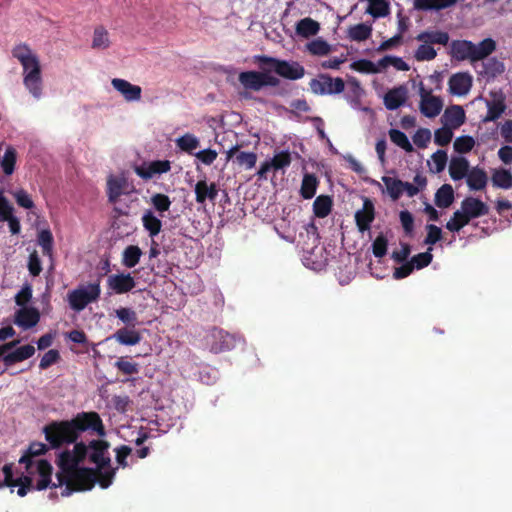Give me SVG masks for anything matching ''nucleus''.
<instances>
[{
  "label": "nucleus",
  "instance_id": "ddd939ff",
  "mask_svg": "<svg viewBox=\"0 0 512 512\" xmlns=\"http://www.w3.org/2000/svg\"><path fill=\"white\" fill-rule=\"evenodd\" d=\"M106 192L108 201L112 204L117 203L123 194H129L127 178L124 176L118 177L110 175L107 178Z\"/></svg>",
  "mask_w": 512,
  "mask_h": 512
},
{
  "label": "nucleus",
  "instance_id": "69168bd1",
  "mask_svg": "<svg viewBox=\"0 0 512 512\" xmlns=\"http://www.w3.org/2000/svg\"><path fill=\"white\" fill-rule=\"evenodd\" d=\"M431 140V132L427 128H419L413 135V142L418 148H426Z\"/></svg>",
  "mask_w": 512,
  "mask_h": 512
},
{
  "label": "nucleus",
  "instance_id": "e2e57ef3",
  "mask_svg": "<svg viewBox=\"0 0 512 512\" xmlns=\"http://www.w3.org/2000/svg\"><path fill=\"white\" fill-rule=\"evenodd\" d=\"M388 240L383 234H379L372 243V251L376 258H382L387 253Z\"/></svg>",
  "mask_w": 512,
  "mask_h": 512
},
{
  "label": "nucleus",
  "instance_id": "3c124183",
  "mask_svg": "<svg viewBox=\"0 0 512 512\" xmlns=\"http://www.w3.org/2000/svg\"><path fill=\"white\" fill-rule=\"evenodd\" d=\"M382 181L385 184L387 192L392 200H398L402 195L403 181L389 176H383Z\"/></svg>",
  "mask_w": 512,
  "mask_h": 512
},
{
  "label": "nucleus",
  "instance_id": "37998d69",
  "mask_svg": "<svg viewBox=\"0 0 512 512\" xmlns=\"http://www.w3.org/2000/svg\"><path fill=\"white\" fill-rule=\"evenodd\" d=\"M483 69L480 71L481 75L487 77H496L504 72L505 66L503 62L496 58H489L482 63Z\"/></svg>",
  "mask_w": 512,
  "mask_h": 512
},
{
  "label": "nucleus",
  "instance_id": "4c0bfd02",
  "mask_svg": "<svg viewBox=\"0 0 512 512\" xmlns=\"http://www.w3.org/2000/svg\"><path fill=\"white\" fill-rule=\"evenodd\" d=\"M142 250L137 245L127 246L122 253V265L126 268H134L140 261Z\"/></svg>",
  "mask_w": 512,
  "mask_h": 512
},
{
  "label": "nucleus",
  "instance_id": "8fccbe9b",
  "mask_svg": "<svg viewBox=\"0 0 512 512\" xmlns=\"http://www.w3.org/2000/svg\"><path fill=\"white\" fill-rule=\"evenodd\" d=\"M389 137H390V140L395 145L402 148L405 152H408V153L413 152L414 148L404 132H402L398 129H390Z\"/></svg>",
  "mask_w": 512,
  "mask_h": 512
},
{
  "label": "nucleus",
  "instance_id": "5701e85b",
  "mask_svg": "<svg viewBox=\"0 0 512 512\" xmlns=\"http://www.w3.org/2000/svg\"><path fill=\"white\" fill-rule=\"evenodd\" d=\"M442 120L444 125L457 129L465 123V111L459 105H452L445 110Z\"/></svg>",
  "mask_w": 512,
  "mask_h": 512
},
{
  "label": "nucleus",
  "instance_id": "4d7b16f0",
  "mask_svg": "<svg viewBox=\"0 0 512 512\" xmlns=\"http://www.w3.org/2000/svg\"><path fill=\"white\" fill-rule=\"evenodd\" d=\"M453 128L444 125L434 133V142L439 146L448 145L453 138Z\"/></svg>",
  "mask_w": 512,
  "mask_h": 512
},
{
  "label": "nucleus",
  "instance_id": "c85d7f7f",
  "mask_svg": "<svg viewBox=\"0 0 512 512\" xmlns=\"http://www.w3.org/2000/svg\"><path fill=\"white\" fill-rule=\"evenodd\" d=\"M470 170L469 161L465 157H452L449 164V175L454 181L467 177Z\"/></svg>",
  "mask_w": 512,
  "mask_h": 512
},
{
  "label": "nucleus",
  "instance_id": "6ab92c4d",
  "mask_svg": "<svg viewBox=\"0 0 512 512\" xmlns=\"http://www.w3.org/2000/svg\"><path fill=\"white\" fill-rule=\"evenodd\" d=\"M471 87L472 77L468 73H456L449 79V90L453 95H465Z\"/></svg>",
  "mask_w": 512,
  "mask_h": 512
},
{
  "label": "nucleus",
  "instance_id": "2f4dec72",
  "mask_svg": "<svg viewBox=\"0 0 512 512\" xmlns=\"http://www.w3.org/2000/svg\"><path fill=\"white\" fill-rule=\"evenodd\" d=\"M458 0H413V6L419 11L443 10L457 3Z\"/></svg>",
  "mask_w": 512,
  "mask_h": 512
},
{
  "label": "nucleus",
  "instance_id": "a18cd8bd",
  "mask_svg": "<svg viewBox=\"0 0 512 512\" xmlns=\"http://www.w3.org/2000/svg\"><path fill=\"white\" fill-rule=\"evenodd\" d=\"M493 186L501 189L512 188V173L506 169L495 170L492 175Z\"/></svg>",
  "mask_w": 512,
  "mask_h": 512
},
{
  "label": "nucleus",
  "instance_id": "dca6fc26",
  "mask_svg": "<svg viewBox=\"0 0 512 512\" xmlns=\"http://www.w3.org/2000/svg\"><path fill=\"white\" fill-rule=\"evenodd\" d=\"M111 84L126 101L132 102L141 99L142 89L140 86L131 84L129 81L121 78L112 79Z\"/></svg>",
  "mask_w": 512,
  "mask_h": 512
},
{
  "label": "nucleus",
  "instance_id": "b1692460",
  "mask_svg": "<svg viewBox=\"0 0 512 512\" xmlns=\"http://www.w3.org/2000/svg\"><path fill=\"white\" fill-rule=\"evenodd\" d=\"M112 338L121 345L133 346L140 343L142 336L135 327H123L118 329Z\"/></svg>",
  "mask_w": 512,
  "mask_h": 512
},
{
  "label": "nucleus",
  "instance_id": "f704fd0d",
  "mask_svg": "<svg viewBox=\"0 0 512 512\" xmlns=\"http://www.w3.org/2000/svg\"><path fill=\"white\" fill-rule=\"evenodd\" d=\"M142 225L152 239L157 236L162 229L161 220L156 217L151 210H146L144 212L142 216Z\"/></svg>",
  "mask_w": 512,
  "mask_h": 512
},
{
  "label": "nucleus",
  "instance_id": "72a5a7b5",
  "mask_svg": "<svg viewBox=\"0 0 512 512\" xmlns=\"http://www.w3.org/2000/svg\"><path fill=\"white\" fill-rule=\"evenodd\" d=\"M320 30V24L310 17L299 20L296 24V34L309 38L315 36Z\"/></svg>",
  "mask_w": 512,
  "mask_h": 512
},
{
  "label": "nucleus",
  "instance_id": "20e7f679",
  "mask_svg": "<svg viewBox=\"0 0 512 512\" xmlns=\"http://www.w3.org/2000/svg\"><path fill=\"white\" fill-rule=\"evenodd\" d=\"M415 39L422 43L414 53L415 59L417 61H431L437 56V51L433 45H448L450 36L446 31L426 30L419 33Z\"/></svg>",
  "mask_w": 512,
  "mask_h": 512
},
{
  "label": "nucleus",
  "instance_id": "412c9836",
  "mask_svg": "<svg viewBox=\"0 0 512 512\" xmlns=\"http://www.w3.org/2000/svg\"><path fill=\"white\" fill-rule=\"evenodd\" d=\"M195 200L198 204H204L207 199L214 201L218 196L216 183H207L206 180H199L194 188Z\"/></svg>",
  "mask_w": 512,
  "mask_h": 512
},
{
  "label": "nucleus",
  "instance_id": "774afa93",
  "mask_svg": "<svg viewBox=\"0 0 512 512\" xmlns=\"http://www.w3.org/2000/svg\"><path fill=\"white\" fill-rule=\"evenodd\" d=\"M60 359V353L56 349H51L47 351L41 358L39 363V368L41 370H46Z\"/></svg>",
  "mask_w": 512,
  "mask_h": 512
},
{
  "label": "nucleus",
  "instance_id": "f257e3e1",
  "mask_svg": "<svg viewBox=\"0 0 512 512\" xmlns=\"http://www.w3.org/2000/svg\"><path fill=\"white\" fill-rule=\"evenodd\" d=\"M87 458V449L82 443H77L73 449H65L57 457L60 472L56 474L58 483L52 488L65 486L61 495L70 496L73 492L91 490L95 483L106 489L113 481L115 469L100 471L99 469L79 467Z\"/></svg>",
  "mask_w": 512,
  "mask_h": 512
},
{
  "label": "nucleus",
  "instance_id": "79ce46f5",
  "mask_svg": "<svg viewBox=\"0 0 512 512\" xmlns=\"http://www.w3.org/2000/svg\"><path fill=\"white\" fill-rule=\"evenodd\" d=\"M366 10L374 18L386 17L390 13V6L387 0H370Z\"/></svg>",
  "mask_w": 512,
  "mask_h": 512
},
{
  "label": "nucleus",
  "instance_id": "473e14b6",
  "mask_svg": "<svg viewBox=\"0 0 512 512\" xmlns=\"http://www.w3.org/2000/svg\"><path fill=\"white\" fill-rule=\"evenodd\" d=\"M17 157V150L13 146L8 145L6 147L4 155L0 160V167L6 176H10L14 173L16 168Z\"/></svg>",
  "mask_w": 512,
  "mask_h": 512
},
{
  "label": "nucleus",
  "instance_id": "338daca9",
  "mask_svg": "<svg viewBox=\"0 0 512 512\" xmlns=\"http://www.w3.org/2000/svg\"><path fill=\"white\" fill-rule=\"evenodd\" d=\"M427 235L425 237L424 243L426 245H434L442 238V230L438 226L434 224L426 225Z\"/></svg>",
  "mask_w": 512,
  "mask_h": 512
},
{
  "label": "nucleus",
  "instance_id": "bf43d9fd",
  "mask_svg": "<svg viewBox=\"0 0 512 512\" xmlns=\"http://www.w3.org/2000/svg\"><path fill=\"white\" fill-rule=\"evenodd\" d=\"M351 69L360 72V73H366V74H373L378 73L379 69L376 67V65L367 59H360L357 61H354L351 64Z\"/></svg>",
  "mask_w": 512,
  "mask_h": 512
},
{
  "label": "nucleus",
  "instance_id": "603ef678",
  "mask_svg": "<svg viewBox=\"0 0 512 512\" xmlns=\"http://www.w3.org/2000/svg\"><path fill=\"white\" fill-rule=\"evenodd\" d=\"M115 316L123 322L126 327H135L138 324L137 313L128 307H121L115 310Z\"/></svg>",
  "mask_w": 512,
  "mask_h": 512
},
{
  "label": "nucleus",
  "instance_id": "ea45409f",
  "mask_svg": "<svg viewBox=\"0 0 512 512\" xmlns=\"http://www.w3.org/2000/svg\"><path fill=\"white\" fill-rule=\"evenodd\" d=\"M496 49V42L491 38L482 40L478 45L474 44L473 61L487 58Z\"/></svg>",
  "mask_w": 512,
  "mask_h": 512
},
{
  "label": "nucleus",
  "instance_id": "864d4df0",
  "mask_svg": "<svg viewBox=\"0 0 512 512\" xmlns=\"http://www.w3.org/2000/svg\"><path fill=\"white\" fill-rule=\"evenodd\" d=\"M151 204L160 216L169 211L171 206V200L168 195L162 193H156L151 197Z\"/></svg>",
  "mask_w": 512,
  "mask_h": 512
},
{
  "label": "nucleus",
  "instance_id": "6e6552de",
  "mask_svg": "<svg viewBox=\"0 0 512 512\" xmlns=\"http://www.w3.org/2000/svg\"><path fill=\"white\" fill-rule=\"evenodd\" d=\"M238 80L245 89L253 91H259L266 86L276 87L280 84V80L269 72H241Z\"/></svg>",
  "mask_w": 512,
  "mask_h": 512
},
{
  "label": "nucleus",
  "instance_id": "c9c22d12",
  "mask_svg": "<svg viewBox=\"0 0 512 512\" xmlns=\"http://www.w3.org/2000/svg\"><path fill=\"white\" fill-rule=\"evenodd\" d=\"M333 200L328 195H319L313 203L314 215L318 218L327 217L332 210Z\"/></svg>",
  "mask_w": 512,
  "mask_h": 512
},
{
  "label": "nucleus",
  "instance_id": "4be33fe9",
  "mask_svg": "<svg viewBox=\"0 0 512 512\" xmlns=\"http://www.w3.org/2000/svg\"><path fill=\"white\" fill-rule=\"evenodd\" d=\"M452 58L463 61L469 59L473 61L474 43L469 40H453L450 44Z\"/></svg>",
  "mask_w": 512,
  "mask_h": 512
},
{
  "label": "nucleus",
  "instance_id": "cd10ccee",
  "mask_svg": "<svg viewBox=\"0 0 512 512\" xmlns=\"http://www.w3.org/2000/svg\"><path fill=\"white\" fill-rule=\"evenodd\" d=\"M487 182H488V176H487V173L484 171V169L476 166L469 170L467 177H466V183L470 190H474V191L483 190V189H485Z\"/></svg>",
  "mask_w": 512,
  "mask_h": 512
},
{
  "label": "nucleus",
  "instance_id": "052dcab7",
  "mask_svg": "<svg viewBox=\"0 0 512 512\" xmlns=\"http://www.w3.org/2000/svg\"><path fill=\"white\" fill-rule=\"evenodd\" d=\"M114 366L125 375H134L139 373L138 364L128 361L124 357H120L115 362Z\"/></svg>",
  "mask_w": 512,
  "mask_h": 512
},
{
  "label": "nucleus",
  "instance_id": "bb28decb",
  "mask_svg": "<svg viewBox=\"0 0 512 512\" xmlns=\"http://www.w3.org/2000/svg\"><path fill=\"white\" fill-rule=\"evenodd\" d=\"M35 354V348L31 344L21 346L14 351L3 356V362L6 367H10L15 363L29 359Z\"/></svg>",
  "mask_w": 512,
  "mask_h": 512
},
{
  "label": "nucleus",
  "instance_id": "de8ad7c7",
  "mask_svg": "<svg viewBox=\"0 0 512 512\" xmlns=\"http://www.w3.org/2000/svg\"><path fill=\"white\" fill-rule=\"evenodd\" d=\"M110 46L109 33L103 26H97L94 29L92 48L107 49Z\"/></svg>",
  "mask_w": 512,
  "mask_h": 512
},
{
  "label": "nucleus",
  "instance_id": "5fc2aeb1",
  "mask_svg": "<svg viewBox=\"0 0 512 512\" xmlns=\"http://www.w3.org/2000/svg\"><path fill=\"white\" fill-rule=\"evenodd\" d=\"M307 50L312 55L324 56L331 51V47L328 44V42L321 38H318L307 44Z\"/></svg>",
  "mask_w": 512,
  "mask_h": 512
},
{
  "label": "nucleus",
  "instance_id": "09e8293b",
  "mask_svg": "<svg viewBox=\"0 0 512 512\" xmlns=\"http://www.w3.org/2000/svg\"><path fill=\"white\" fill-rule=\"evenodd\" d=\"M37 242L42 248L43 255L52 257L54 239L49 229H43L38 233Z\"/></svg>",
  "mask_w": 512,
  "mask_h": 512
},
{
  "label": "nucleus",
  "instance_id": "0eeeda50",
  "mask_svg": "<svg viewBox=\"0 0 512 512\" xmlns=\"http://www.w3.org/2000/svg\"><path fill=\"white\" fill-rule=\"evenodd\" d=\"M87 449L89 461L96 465L95 469L107 471L111 468V459L108 453L110 444L103 439H92L88 443L80 441Z\"/></svg>",
  "mask_w": 512,
  "mask_h": 512
},
{
  "label": "nucleus",
  "instance_id": "aec40b11",
  "mask_svg": "<svg viewBox=\"0 0 512 512\" xmlns=\"http://www.w3.org/2000/svg\"><path fill=\"white\" fill-rule=\"evenodd\" d=\"M493 100L487 101V114L484 117V122L496 121L504 113L506 109L505 96L502 92L492 93Z\"/></svg>",
  "mask_w": 512,
  "mask_h": 512
},
{
  "label": "nucleus",
  "instance_id": "7c9ffc66",
  "mask_svg": "<svg viewBox=\"0 0 512 512\" xmlns=\"http://www.w3.org/2000/svg\"><path fill=\"white\" fill-rule=\"evenodd\" d=\"M419 108L423 115L428 118H433L440 114L443 108V102L440 97L432 96L430 98L420 100Z\"/></svg>",
  "mask_w": 512,
  "mask_h": 512
},
{
  "label": "nucleus",
  "instance_id": "a878e982",
  "mask_svg": "<svg viewBox=\"0 0 512 512\" xmlns=\"http://www.w3.org/2000/svg\"><path fill=\"white\" fill-rule=\"evenodd\" d=\"M35 354V348L31 344L21 346L14 351L3 356V362L6 367H10L15 363L29 359Z\"/></svg>",
  "mask_w": 512,
  "mask_h": 512
},
{
  "label": "nucleus",
  "instance_id": "a211bd4d",
  "mask_svg": "<svg viewBox=\"0 0 512 512\" xmlns=\"http://www.w3.org/2000/svg\"><path fill=\"white\" fill-rule=\"evenodd\" d=\"M461 210L470 220L485 216L489 213V207L483 201L474 197H466L461 202Z\"/></svg>",
  "mask_w": 512,
  "mask_h": 512
},
{
  "label": "nucleus",
  "instance_id": "c756f323",
  "mask_svg": "<svg viewBox=\"0 0 512 512\" xmlns=\"http://www.w3.org/2000/svg\"><path fill=\"white\" fill-rule=\"evenodd\" d=\"M36 470L40 476L33 489L41 491L46 489L51 483L52 465L47 460H39Z\"/></svg>",
  "mask_w": 512,
  "mask_h": 512
},
{
  "label": "nucleus",
  "instance_id": "1a4fd4ad",
  "mask_svg": "<svg viewBox=\"0 0 512 512\" xmlns=\"http://www.w3.org/2000/svg\"><path fill=\"white\" fill-rule=\"evenodd\" d=\"M310 89L314 94H339L344 91L345 83L340 77L332 78L328 74H320L309 83Z\"/></svg>",
  "mask_w": 512,
  "mask_h": 512
},
{
  "label": "nucleus",
  "instance_id": "58836bf2",
  "mask_svg": "<svg viewBox=\"0 0 512 512\" xmlns=\"http://www.w3.org/2000/svg\"><path fill=\"white\" fill-rule=\"evenodd\" d=\"M372 26L367 23H360L350 26L347 32L348 38L352 41H365L371 37Z\"/></svg>",
  "mask_w": 512,
  "mask_h": 512
},
{
  "label": "nucleus",
  "instance_id": "39448f33",
  "mask_svg": "<svg viewBox=\"0 0 512 512\" xmlns=\"http://www.w3.org/2000/svg\"><path fill=\"white\" fill-rule=\"evenodd\" d=\"M256 61L262 69L269 67L279 76L289 80H298L305 75L304 67L296 61L289 62L266 55L256 56Z\"/></svg>",
  "mask_w": 512,
  "mask_h": 512
},
{
  "label": "nucleus",
  "instance_id": "0e129e2a",
  "mask_svg": "<svg viewBox=\"0 0 512 512\" xmlns=\"http://www.w3.org/2000/svg\"><path fill=\"white\" fill-rule=\"evenodd\" d=\"M236 162L246 169H252L257 162V155L254 152H240L236 155Z\"/></svg>",
  "mask_w": 512,
  "mask_h": 512
},
{
  "label": "nucleus",
  "instance_id": "423d86ee",
  "mask_svg": "<svg viewBox=\"0 0 512 512\" xmlns=\"http://www.w3.org/2000/svg\"><path fill=\"white\" fill-rule=\"evenodd\" d=\"M101 294L100 282L89 283L68 292L67 300L72 310L80 312L90 303L96 302Z\"/></svg>",
  "mask_w": 512,
  "mask_h": 512
},
{
  "label": "nucleus",
  "instance_id": "393cba45",
  "mask_svg": "<svg viewBox=\"0 0 512 512\" xmlns=\"http://www.w3.org/2000/svg\"><path fill=\"white\" fill-rule=\"evenodd\" d=\"M406 99L407 89L404 86L395 87L385 94L384 105L388 110H396L405 103Z\"/></svg>",
  "mask_w": 512,
  "mask_h": 512
},
{
  "label": "nucleus",
  "instance_id": "f8f14e48",
  "mask_svg": "<svg viewBox=\"0 0 512 512\" xmlns=\"http://www.w3.org/2000/svg\"><path fill=\"white\" fill-rule=\"evenodd\" d=\"M171 163L169 160H154L149 163H144L135 168L136 174L144 180L153 178L155 175H160L169 172Z\"/></svg>",
  "mask_w": 512,
  "mask_h": 512
},
{
  "label": "nucleus",
  "instance_id": "e433bc0d",
  "mask_svg": "<svg viewBox=\"0 0 512 512\" xmlns=\"http://www.w3.org/2000/svg\"><path fill=\"white\" fill-rule=\"evenodd\" d=\"M454 201V190L450 184H443L435 193V204L439 208H448Z\"/></svg>",
  "mask_w": 512,
  "mask_h": 512
},
{
  "label": "nucleus",
  "instance_id": "f3484780",
  "mask_svg": "<svg viewBox=\"0 0 512 512\" xmlns=\"http://www.w3.org/2000/svg\"><path fill=\"white\" fill-rule=\"evenodd\" d=\"M40 313L34 307H22L15 313L14 323L24 330L30 329L38 324Z\"/></svg>",
  "mask_w": 512,
  "mask_h": 512
},
{
  "label": "nucleus",
  "instance_id": "2eb2a0df",
  "mask_svg": "<svg viewBox=\"0 0 512 512\" xmlns=\"http://www.w3.org/2000/svg\"><path fill=\"white\" fill-rule=\"evenodd\" d=\"M107 284L114 293L125 294L135 288L136 281L130 273H119L110 275Z\"/></svg>",
  "mask_w": 512,
  "mask_h": 512
},
{
  "label": "nucleus",
  "instance_id": "a19ab883",
  "mask_svg": "<svg viewBox=\"0 0 512 512\" xmlns=\"http://www.w3.org/2000/svg\"><path fill=\"white\" fill-rule=\"evenodd\" d=\"M318 184L319 181L314 174L306 173L302 179L300 195L304 199H312L316 194Z\"/></svg>",
  "mask_w": 512,
  "mask_h": 512
},
{
  "label": "nucleus",
  "instance_id": "13d9d810",
  "mask_svg": "<svg viewBox=\"0 0 512 512\" xmlns=\"http://www.w3.org/2000/svg\"><path fill=\"white\" fill-rule=\"evenodd\" d=\"M474 146L475 140L471 136H460L454 141L455 151L461 154L470 152Z\"/></svg>",
  "mask_w": 512,
  "mask_h": 512
},
{
  "label": "nucleus",
  "instance_id": "9d476101",
  "mask_svg": "<svg viewBox=\"0 0 512 512\" xmlns=\"http://www.w3.org/2000/svg\"><path fill=\"white\" fill-rule=\"evenodd\" d=\"M12 464H5L2 468V473L4 475V479L0 481V488L2 487H16L18 486L17 494L20 497H24L27 495L28 491L33 490L34 485L31 477L22 475L21 477L14 479Z\"/></svg>",
  "mask_w": 512,
  "mask_h": 512
},
{
  "label": "nucleus",
  "instance_id": "f03ea898",
  "mask_svg": "<svg viewBox=\"0 0 512 512\" xmlns=\"http://www.w3.org/2000/svg\"><path fill=\"white\" fill-rule=\"evenodd\" d=\"M42 431L51 449L70 444L75 446L84 432L95 433L99 437L106 435L103 421L95 411L79 412L69 420L51 421Z\"/></svg>",
  "mask_w": 512,
  "mask_h": 512
},
{
  "label": "nucleus",
  "instance_id": "49530a36",
  "mask_svg": "<svg viewBox=\"0 0 512 512\" xmlns=\"http://www.w3.org/2000/svg\"><path fill=\"white\" fill-rule=\"evenodd\" d=\"M471 220L460 209L453 213V216L446 223V229L451 232H459L463 227L469 224Z\"/></svg>",
  "mask_w": 512,
  "mask_h": 512
},
{
  "label": "nucleus",
  "instance_id": "6e6d98bb",
  "mask_svg": "<svg viewBox=\"0 0 512 512\" xmlns=\"http://www.w3.org/2000/svg\"><path fill=\"white\" fill-rule=\"evenodd\" d=\"M270 162L274 171L287 168L292 162L291 154L289 151H281L275 154Z\"/></svg>",
  "mask_w": 512,
  "mask_h": 512
},
{
  "label": "nucleus",
  "instance_id": "9b49d317",
  "mask_svg": "<svg viewBox=\"0 0 512 512\" xmlns=\"http://www.w3.org/2000/svg\"><path fill=\"white\" fill-rule=\"evenodd\" d=\"M210 337V350L215 354L232 350L235 347L237 341L235 335L217 328H214L211 331Z\"/></svg>",
  "mask_w": 512,
  "mask_h": 512
},
{
  "label": "nucleus",
  "instance_id": "7ed1b4c3",
  "mask_svg": "<svg viewBox=\"0 0 512 512\" xmlns=\"http://www.w3.org/2000/svg\"><path fill=\"white\" fill-rule=\"evenodd\" d=\"M12 55L23 67V83L29 92L37 99L42 94V77L39 59L30 47L21 43L12 50Z\"/></svg>",
  "mask_w": 512,
  "mask_h": 512
},
{
  "label": "nucleus",
  "instance_id": "c03bdc74",
  "mask_svg": "<svg viewBox=\"0 0 512 512\" xmlns=\"http://www.w3.org/2000/svg\"><path fill=\"white\" fill-rule=\"evenodd\" d=\"M175 143L180 150L189 154H192L200 145L199 139L191 133H186L177 138Z\"/></svg>",
  "mask_w": 512,
  "mask_h": 512
},
{
  "label": "nucleus",
  "instance_id": "4468645a",
  "mask_svg": "<svg viewBox=\"0 0 512 512\" xmlns=\"http://www.w3.org/2000/svg\"><path fill=\"white\" fill-rule=\"evenodd\" d=\"M375 219V207L371 199L365 197L363 200L362 209L356 211L355 222L360 232H365L370 229L372 222Z\"/></svg>",
  "mask_w": 512,
  "mask_h": 512
},
{
  "label": "nucleus",
  "instance_id": "680f3d73",
  "mask_svg": "<svg viewBox=\"0 0 512 512\" xmlns=\"http://www.w3.org/2000/svg\"><path fill=\"white\" fill-rule=\"evenodd\" d=\"M432 248H429L428 251L419 253L414 255L411 258L410 263L413 264V268L422 269L427 267L433 260V255L431 254Z\"/></svg>",
  "mask_w": 512,
  "mask_h": 512
}]
</instances>
